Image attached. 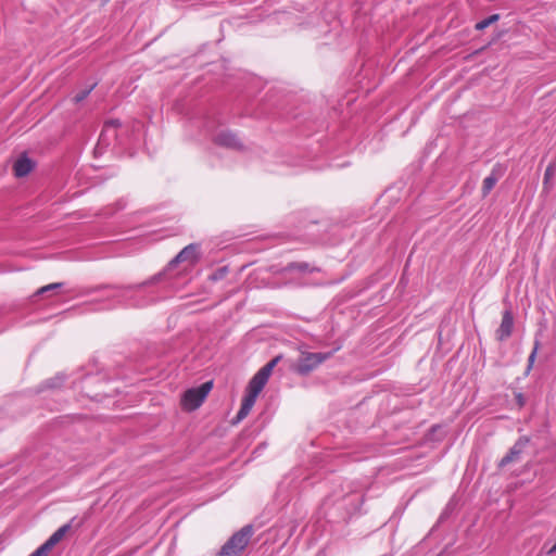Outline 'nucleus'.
Listing matches in <instances>:
<instances>
[{
  "label": "nucleus",
  "mask_w": 556,
  "mask_h": 556,
  "mask_svg": "<svg viewBox=\"0 0 556 556\" xmlns=\"http://www.w3.org/2000/svg\"><path fill=\"white\" fill-rule=\"evenodd\" d=\"M280 356H276L270 362H268L265 366H263L249 381V384L245 389V394L242 399L241 407L236 416V422H240L243 420L253 408L258 394L264 389L267 383L273 369L280 361Z\"/></svg>",
  "instance_id": "1"
},
{
  "label": "nucleus",
  "mask_w": 556,
  "mask_h": 556,
  "mask_svg": "<svg viewBox=\"0 0 556 556\" xmlns=\"http://www.w3.org/2000/svg\"><path fill=\"white\" fill-rule=\"evenodd\" d=\"M253 535V527L244 526L236 532L220 548L216 556H240Z\"/></svg>",
  "instance_id": "2"
},
{
  "label": "nucleus",
  "mask_w": 556,
  "mask_h": 556,
  "mask_svg": "<svg viewBox=\"0 0 556 556\" xmlns=\"http://www.w3.org/2000/svg\"><path fill=\"white\" fill-rule=\"evenodd\" d=\"M213 388L212 381H206L198 388H191L184 392L180 400V406L186 412H192L199 408Z\"/></svg>",
  "instance_id": "3"
},
{
  "label": "nucleus",
  "mask_w": 556,
  "mask_h": 556,
  "mask_svg": "<svg viewBox=\"0 0 556 556\" xmlns=\"http://www.w3.org/2000/svg\"><path fill=\"white\" fill-rule=\"evenodd\" d=\"M332 353H308L303 352L295 365V371L301 375H307L321 363L328 359Z\"/></svg>",
  "instance_id": "4"
},
{
  "label": "nucleus",
  "mask_w": 556,
  "mask_h": 556,
  "mask_svg": "<svg viewBox=\"0 0 556 556\" xmlns=\"http://www.w3.org/2000/svg\"><path fill=\"white\" fill-rule=\"evenodd\" d=\"M514 328V316L510 311H505L503 313L502 323L496 330V339L500 341H504L505 339L511 336Z\"/></svg>",
  "instance_id": "5"
},
{
  "label": "nucleus",
  "mask_w": 556,
  "mask_h": 556,
  "mask_svg": "<svg viewBox=\"0 0 556 556\" xmlns=\"http://www.w3.org/2000/svg\"><path fill=\"white\" fill-rule=\"evenodd\" d=\"M136 287H123L114 290L113 298L116 299L118 303L129 304L131 306H136V295H137Z\"/></svg>",
  "instance_id": "6"
},
{
  "label": "nucleus",
  "mask_w": 556,
  "mask_h": 556,
  "mask_svg": "<svg viewBox=\"0 0 556 556\" xmlns=\"http://www.w3.org/2000/svg\"><path fill=\"white\" fill-rule=\"evenodd\" d=\"M199 258V247L197 244H189L184 248L178 255L173 260V263H188L194 264Z\"/></svg>",
  "instance_id": "7"
},
{
  "label": "nucleus",
  "mask_w": 556,
  "mask_h": 556,
  "mask_svg": "<svg viewBox=\"0 0 556 556\" xmlns=\"http://www.w3.org/2000/svg\"><path fill=\"white\" fill-rule=\"evenodd\" d=\"M35 163L26 155H21L13 165L14 175L18 178L27 176L33 168Z\"/></svg>",
  "instance_id": "8"
},
{
  "label": "nucleus",
  "mask_w": 556,
  "mask_h": 556,
  "mask_svg": "<svg viewBox=\"0 0 556 556\" xmlns=\"http://www.w3.org/2000/svg\"><path fill=\"white\" fill-rule=\"evenodd\" d=\"M214 141L219 146L232 148V149H240L242 147L238 137L230 131H223V132L218 134L215 137Z\"/></svg>",
  "instance_id": "9"
},
{
  "label": "nucleus",
  "mask_w": 556,
  "mask_h": 556,
  "mask_svg": "<svg viewBox=\"0 0 556 556\" xmlns=\"http://www.w3.org/2000/svg\"><path fill=\"white\" fill-rule=\"evenodd\" d=\"M527 443H528L527 439L518 440L515 443V445L510 448L508 454L502 458L500 465L505 466V465L518 459L519 455L522 453Z\"/></svg>",
  "instance_id": "10"
},
{
  "label": "nucleus",
  "mask_w": 556,
  "mask_h": 556,
  "mask_svg": "<svg viewBox=\"0 0 556 556\" xmlns=\"http://www.w3.org/2000/svg\"><path fill=\"white\" fill-rule=\"evenodd\" d=\"M285 270H298V271H301V273H313V271H316L317 268L316 267H313L311 266L308 263L306 262H294V263H290L286 268Z\"/></svg>",
  "instance_id": "11"
},
{
  "label": "nucleus",
  "mask_w": 556,
  "mask_h": 556,
  "mask_svg": "<svg viewBox=\"0 0 556 556\" xmlns=\"http://www.w3.org/2000/svg\"><path fill=\"white\" fill-rule=\"evenodd\" d=\"M71 527V522L63 525L55 532L52 533L49 540H51L54 543V545H56L70 531Z\"/></svg>",
  "instance_id": "12"
},
{
  "label": "nucleus",
  "mask_w": 556,
  "mask_h": 556,
  "mask_svg": "<svg viewBox=\"0 0 556 556\" xmlns=\"http://www.w3.org/2000/svg\"><path fill=\"white\" fill-rule=\"evenodd\" d=\"M556 166L555 164H549L544 173V179H543V188L544 190L548 191L552 187L551 181L555 175Z\"/></svg>",
  "instance_id": "13"
},
{
  "label": "nucleus",
  "mask_w": 556,
  "mask_h": 556,
  "mask_svg": "<svg viewBox=\"0 0 556 556\" xmlns=\"http://www.w3.org/2000/svg\"><path fill=\"white\" fill-rule=\"evenodd\" d=\"M497 182V178L494 175H490L483 179L482 182V197H486Z\"/></svg>",
  "instance_id": "14"
},
{
  "label": "nucleus",
  "mask_w": 556,
  "mask_h": 556,
  "mask_svg": "<svg viewBox=\"0 0 556 556\" xmlns=\"http://www.w3.org/2000/svg\"><path fill=\"white\" fill-rule=\"evenodd\" d=\"M65 381L64 375H58L45 381V387L48 389L60 388Z\"/></svg>",
  "instance_id": "15"
},
{
  "label": "nucleus",
  "mask_w": 556,
  "mask_h": 556,
  "mask_svg": "<svg viewBox=\"0 0 556 556\" xmlns=\"http://www.w3.org/2000/svg\"><path fill=\"white\" fill-rule=\"evenodd\" d=\"M62 287H63L62 282L50 283V285L39 288L34 295L35 296L43 295V294H47L48 292H52L53 290L60 289Z\"/></svg>",
  "instance_id": "16"
},
{
  "label": "nucleus",
  "mask_w": 556,
  "mask_h": 556,
  "mask_svg": "<svg viewBox=\"0 0 556 556\" xmlns=\"http://www.w3.org/2000/svg\"><path fill=\"white\" fill-rule=\"evenodd\" d=\"M54 543L51 540H47L42 545H40L35 553L38 556H47L48 553L54 547Z\"/></svg>",
  "instance_id": "17"
},
{
  "label": "nucleus",
  "mask_w": 556,
  "mask_h": 556,
  "mask_svg": "<svg viewBox=\"0 0 556 556\" xmlns=\"http://www.w3.org/2000/svg\"><path fill=\"white\" fill-rule=\"evenodd\" d=\"M54 543L51 540H47L42 545H40L35 553L38 556H47L48 553L54 547Z\"/></svg>",
  "instance_id": "18"
},
{
  "label": "nucleus",
  "mask_w": 556,
  "mask_h": 556,
  "mask_svg": "<svg viewBox=\"0 0 556 556\" xmlns=\"http://www.w3.org/2000/svg\"><path fill=\"white\" fill-rule=\"evenodd\" d=\"M54 543L51 540H47L42 545H40L35 553L38 556H47L48 553L54 547Z\"/></svg>",
  "instance_id": "19"
},
{
  "label": "nucleus",
  "mask_w": 556,
  "mask_h": 556,
  "mask_svg": "<svg viewBox=\"0 0 556 556\" xmlns=\"http://www.w3.org/2000/svg\"><path fill=\"white\" fill-rule=\"evenodd\" d=\"M539 348H540V342L536 340L534 342L533 350H532V352H531V354H530V356L528 358V366H527V370H526L527 375L531 371V369H532V367L534 365Z\"/></svg>",
  "instance_id": "20"
},
{
  "label": "nucleus",
  "mask_w": 556,
  "mask_h": 556,
  "mask_svg": "<svg viewBox=\"0 0 556 556\" xmlns=\"http://www.w3.org/2000/svg\"><path fill=\"white\" fill-rule=\"evenodd\" d=\"M498 18H500L498 14H493V15L489 16L488 18L477 23L476 29L482 30V29L489 27L491 24L495 23Z\"/></svg>",
  "instance_id": "21"
},
{
  "label": "nucleus",
  "mask_w": 556,
  "mask_h": 556,
  "mask_svg": "<svg viewBox=\"0 0 556 556\" xmlns=\"http://www.w3.org/2000/svg\"><path fill=\"white\" fill-rule=\"evenodd\" d=\"M96 84L91 85L89 88L87 89H84V90H80L79 92H77L74 97H73V101L75 103H79L81 101H84L88 96L89 93L91 92V90L94 88Z\"/></svg>",
  "instance_id": "22"
},
{
  "label": "nucleus",
  "mask_w": 556,
  "mask_h": 556,
  "mask_svg": "<svg viewBox=\"0 0 556 556\" xmlns=\"http://www.w3.org/2000/svg\"><path fill=\"white\" fill-rule=\"evenodd\" d=\"M117 125H119L118 121H109L104 124V127L108 128L110 126L112 127H116Z\"/></svg>",
  "instance_id": "23"
},
{
  "label": "nucleus",
  "mask_w": 556,
  "mask_h": 556,
  "mask_svg": "<svg viewBox=\"0 0 556 556\" xmlns=\"http://www.w3.org/2000/svg\"><path fill=\"white\" fill-rule=\"evenodd\" d=\"M556 553V543L548 549L547 554L553 555Z\"/></svg>",
  "instance_id": "24"
},
{
  "label": "nucleus",
  "mask_w": 556,
  "mask_h": 556,
  "mask_svg": "<svg viewBox=\"0 0 556 556\" xmlns=\"http://www.w3.org/2000/svg\"><path fill=\"white\" fill-rule=\"evenodd\" d=\"M29 556H38L35 552H33Z\"/></svg>",
  "instance_id": "25"
}]
</instances>
